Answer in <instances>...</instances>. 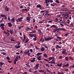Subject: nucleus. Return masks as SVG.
I'll list each match as a JSON object with an SVG mask.
<instances>
[{
	"label": "nucleus",
	"instance_id": "nucleus-36",
	"mask_svg": "<svg viewBox=\"0 0 74 74\" xmlns=\"http://www.w3.org/2000/svg\"><path fill=\"white\" fill-rule=\"evenodd\" d=\"M57 38H58L59 39H60V40H62L61 38H62L61 37H60L59 36H57Z\"/></svg>",
	"mask_w": 74,
	"mask_h": 74
},
{
	"label": "nucleus",
	"instance_id": "nucleus-55",
	"mask_svg": "<svg viewBox=\"0 0 74 74\" xmlns=\"http://www.w3.org/2000/svg\"><path fill=\"white\" fill-rule=\"evenodd\" d=\"M30 52H33V49H31L30 50Z\"/></svg>",
	"mask_w": 74,
	"mask_h": 74
},
{
	"label": "nucleus",
	"instance_id": "nucleus-35",
	"mask_svg": "<svg viewBox=\"0 0 74 74\" xmlns=\"http://www.w3.org/2000/svg\"><path fill=\"white\" fill-rule=\"evenodd\" d=\"M70 20H68L67 21V23H68V24H70Z\"/></svg>",
	"mask_w": 74,
	"mask_h": 74
},
{
	"label": "nucleus",
	"instance_id": "nucleus-17",
	"mask_svg": "<svg viewBox=\"0 0 74 74\" xmlns=\"http://www.w3.org/2000/svg\"><path fill=\"white\" fill-rule=\"evenodd\" d=\"M26 28V30H27V31H29V30H32V29L29 28L28 27H27Z\"/></svg>",
	"mask_w": 74,
	"mask_h": 74
},
{
	"label": "nucleus",
	"instance_id": "nucleus-47",
	"mask_svg": "<svg viewBox=\"0 0 74 74\" xmlns=\"http://www.w3.org/2000/svg\"><path fill=\"white\" fill-rule=\"evenodd\" d=\"M8 19L9 21H10V16H8Z\"/></svg>",
	"mask_w": 74,
	"mask_h": 74
},
{
	"label": "nucleus",
	"instance_id": "nucleus-28",
	"mask_svg": "<svg viewBox=\"0 0 74 74\" xmlns=\"http://www.w3.org/2000/svg\"><path fill=\"white\" fill-rule=\"evenodd\" d=\"M4 64V63H3L2 62H0V66H3V64Z\"/></svg>",
	"mask_w": 74,
	"mask_h": 74
},
{
	"label": "nucleus",
	"instance_id": "nucleus-61",
	"mask_svg": "<svg viewBox=\"0 0 74 74\" xmlns=\"http://www.w3.org/2000/svg\"><path fill=\"white\" fill-rule=\"evenodd\" d=\"M30 46L31 47H33V45L32 43H30Z\"/></svg>",
	"mask_w": 74,
	"mask_h": 74
},
{
	"label": "nucleus",
	"instance_id": "nucleus-32",
	"mask_svg": "<svg viewBox=\"0 0 74 74\" xmlns=\"http://www.w3.org/2000/svg\"><path fill=\"white\" fill-rule=\"evenodd\" d=\"M55 25H53L50 27V28H52V27H54L55 28Z\"/></svg>",
	"mask_w": 74,
	"mask_h": 74
},
{
	"label": "nucleus",
	"instance_id": "nucleus-18",
	"mask_svg": "<svg viewBox=\"0 0 74 74\" xmlns=\"http://www.w3.org/2000/svg\"><path fill=\"white\" fill-rule=\"evenodd\" d=\"M50 0H45V2L46 4H48V3H49L50 2Z\"/></svg>",
	"mask_w": 74,
	"mask_h": 74
},
{
	"label": "nucleus",
	"instance_id": "nucleus-7",
	"mask_svg": "<svg viewBox=\"0 0 74 74\" xmlns=\"http://www.w3.org/2000/svg\"><path fill=\"white\" fill-rule=\"evenodd\" d=\"M33 59L30 60V61L31 62H32V63H34V62H35V59H36V58H33Z\"/></svg>",
	"mask_w": 74,
	"mask_h": 74
},
{
	"label": "nucleus",
	"instance_id": "nucleus-21",
	"mask_svg": "<svg viewBox=\"0 0 74 74\" xmlns=\"http://www.w3.org/2000/svg\"><path fill=\"white\" fill-rule=\"evenodd\" d=\"M39 66H40V64H37L35 66V67H36L37 68H38V67Z\"/></svg>",
	"mask_w": 74,
	"mask_h": 74
},
{
	"label": "nucleus",
	"instance_id": "nucleus-62",
	"mask_svg": "<svg viewBox=\"0 0 74 74\" xmlns=\"http://www.w3.org/2000/svg\"><path fill=\"white\" fill-rule=\"evenodd\" d=\"M51 50L52 51H54L55 50V48H54L53 49H52Z\"/></svg>",
	"mask_w": 74,
	"mask_h": 74
},
{
	"label": "nucleus",
	"instance_id": "nucleus-45",
	"mask_svg": "<svg viewBox=\"0 0 74 74\" xmlns=\"http://www.w3.org/2000/svg\"><path fill=\"white\" fill-rule=\"evenodd\" d=\"M10 36V34H8V35H7L6 36V37H8V36Z\"/></svg>",
	"mask_w": 74,
	"mask_h": 74
},
{
	"label": "nucleus",
	"instance_id": "nucleus-63",
	"mask_svg": "<svg viewBox=\"0 0 74 74\" xmlns=\"http://www.w3.org/2000/svg\"><path fill=\"white\" fill-rule=\"evenodd\" d=\"M20 8H23V5H21L20 7Z\"/></svg>",
	"mask_w": 74,
	"mask_h": 74
},
{
	"label": "nucleus",
	"instance_id": "nucleus-39",
	"mask_svg": "<svg viewBox=\"0 0 74 74\" xmlns=\"http://www.w3.org/2000/svg\"><path fill=\"white\" fill-rule=\"evenodd\" d=\"M69 33L68 32H67V34H65V36H68L69 35Z\"/></svg>",
	"mask_w": 74,
	"mask_h": 74
},
{
	"label": "nucleus",
	"instance_id": "nucleus-59",
	"mask_svg": "<svg viewBox=\"0 0 74 74\" xmlns=\"http://www.w3.org/2000/svg\"><path fill=\"white\" fill-rule=\"evenodd\" d=\"M30 53L29 52L28 53V56H30Z\"/></svg>",
	"mask_w": 74,
	"mask_h": 74
},
{
	"label": "nucleus",
	"instance_id": "nucleus-5",
	"mask_svg": "<svg viewBox=\"0 0 74 74\" xmlns=\"http://www.w3.org/2000/svg\"><path fill=\"white\" fill-rule=\"evenodd\" d=\"M26 21H27L28 22H30V16L26 18Z\"/></svg>",
	"mask_w": 74,
	"mask_h": 74
},
{
	"label": "nucleus",
	"instance_id": "nucleus-48",
	"mask_svg": "<svg viewBox=\"0 0 74 74\" xmlns=\"http://www.w3.org/2000/svg\"><path fill=\"white\" fill-rule=\"evenodd\" d=\"M61 58H63V56H60L59 57V59H61Z\"/></svg>",
	"mask_w": 74,
	"mask_h": 74
},
{
	"label": "nucleus",
	"instance_id": "nucleus-6",
	"mask_svg": "<svg viewBox=\"0 0 74 74\" xmlns=\"http://www.w3.org/2000/svg\"><path fill=\"white\" fill-rule=\"evenodd\" d=\"M62 65H63V67H68L69 66V64L68 63L67 64L65 65V63H64L62 64Z\"/></svg>",
	"mask_w": 74,
	"mask_h": 74
},
{
	"label": "nucleus",
	"instance_id": "nucleus-4",
	"mask_svg": "<svg viewBox=\"0 0 74 74\" xmlns=\"http://www.w3.org/2000/svg\"><path fill=\"white\" fill-rule=\"evenodd\" d=\"M4 23H1V25H0V27L1 28V29H2V30H4L5 29H4Z\"/></svg>",
	"mask_w": 74,
	"mask_h": 74
},
{
	"label": "nucleus",
	"instance_id": "nucleus-64",
	"mask_svg": "<svg viewBox=\"0 0 74 74\" xmlns=\"http://www.w3.org/2000/svg\"><path fill=\"white\" fill-rule=\"evenodd\" d=\"M29 72H32V69H29Z\"/></svg>",
	"mask_w": 74,
	"mask_h": 74
},
{
	"label": "nucleus",
	"instance_id": "nucleus-26",
	"mask_svg": "<svg viewBox=\"0 0 74 74\" xmlns=\"http://www.w3.org/2000/svg\"><path fill=\"white\" fill-rule=\"evenodd\" d=\"M18 56H17L15 60H15L16 61H18Z\"/></svg>",
	"mask_w": 74,
	"mask_h": 74
},
{
	"label": "nucleus",
	"instance_id": "nucleus-37",
	"mask_svg": "<svg viewBox=\"0 0 74 74\" xmlns=\"http://www.w3.org/2000/svg\"><path fill=\"white\" fill-rule=\"evenodd\" d=\"M38 32H40V33H42V32H41V31L40 30V29H38Z\"/></svg>",
	"mask_w": 74,
	"mask_h": 74
},
{
	"label": "nucleus",
	"instance_id": "nucleus-1",
	"mask_svg": "<svg viewBox=\"0 0 74 74\" xmlns=\"http://www.w3.org/2000/svg\"><path fill=\"white\" fill-rule=\"evenodd\" d=\"M58 30H63V31H64V32L66 31V30H65V29L64 28H58L54 29L53 30V33H55L56 32V31H58Z\"/></svg>",
	"mask_w": 74,
	"mask_h": 74
},
{
	"label": "nucleus",
	"instance_id": "nucleus-51",
	"mask_svg": "<svg viewBox=\"0 0 74 74\" xmlns=\"http://www.w3.org/2000/svg\"><path fill=\"white\" fill-rule=\"evenodd\" d=\"M56 2L57 3H59V2L58 0H56Z\"/></svg>",
	"mask_w": 74,
	"mask_h": 74
},
{
	"label": "nucleus",
	"instance_id": "nucleus-9",
	"mask_svg": "<svg viewBox=\"0 0 74 74\" xmlns=\"http://www.w3.org/2000/svg\"><path fill=\"white\" fill-rule=\"evenodd\" d=\"M30 52V50H28L27 51H25L24 52V54H25L26 55H27L28 53H29Z\"/></svg>",
	"mask_w": 74,
	"mask_h": 74
},
{
	"label": "nucleus",
	"instance_id": "nucleus-42",
	"mask_svg": "<svg viewBox=\"0 0 74 74\" xmlns=\"http://www.w3.org/2000/svg\"><path fill=\"white\" fill-rule=\"evenodd\" d=\"M59 46L57 45H56V49H58V48H59Z\"/></svg>",
	"mask_w": 74,
	"mask_h": 74
},
{
	"label": "nucleus",
	"instance_id": "nucleus-52",
	"mask_svg": "<svg viewBox=\"0 0 74 74\" xmlns=\"http://www.w3.org/2000/svg\"><path fill=\"white\" fill-rule=\"evenodd\" d=\"M48 63H50V64H52L53 62L51 61L50 62H48Z\"/></svg>",
	"mask_w": 74,
	"mask_h": 74
},
{
	"label": "nucleus",
	"instance_id": "nucleus-12",
	"mask_svg": "<svg viewBox=\"0 0 74 74\" xmlns=\"http://www.w3.org/2000/svg\"><path fill=\"white\" fill-rule=\"evenodd\" d=\"M21 11H27V12H28V10L27 9V8L23 9L21 10Z\"/></svg>",
	"mask_w": 74,
	"mask_h": 74
},
{
	"label": "nucleus",
	"instance_id": "nucleus-60",
	"mask_svg": "<svg viewBox=\"0 0 74 74\" xmlns=\"http://www.w3.org/2000/svg\"><path fill=\"white\" fill-rule=\"evenodd\" d=\"M44 60H45V61H47V62H49V60H47L46 59H44Z\"/></svg>",
	"mask_w": 74,
	"mask_h": 74
},
{
	"label": "nucleus",
	"instance_id": "nucleus-30",
	"mask_svg": "<svg viewBox=\"0 0 74 74\" xmlns=\"http://www.w3.org/2000/svg\"><path fill=\"white\" fill-rule=\"evenodd\" d=\"M45 10H41L40 12L41 13V14L42 13V12H45Z\"/></svg>",
	"mask_w": 74,
	"mask_h": 74
},
{
	"label": "nucleus",
	"instance_id": "nucleus-31",
	"mask_svg": "<svg viewBox=\"0 0 74 74\" xmlns=\"http://www.w3.org/2000/svg\"><path fill=\"white\" fill-rule=\"evenodd\" d=\"M66 50H65L64 51H63L62 52V53H63V54H64V53H66Z\"/></svg>",
	"mask_w": 74,
	"mask_h": 74
},
{
	"label": "nucleus",
	"instance_id": "nucleus-58",
	"mask_svg": "<svg viewBox=\"0 0 74 74\" xmlns=\"http://www.w3.org/2000/svg\"><path fill=\"white\" fill-rule=\"evenodd\" d=\"M58 27H57V26L55 25V28L56 29H58Z\"/></svg>",
	"mask_w": 74,
	"mask_h": 74
},
{
	"label": "nucleus",
	"instance_id": "nucleus-2",
	"mask_svg": "<svg viewBox=\"0 0 74 74\" xmlns=\"http://www.w3.org/2000/svg\"><path fill=\"white\" fill-rule=\"evenodd\" d=\"M53 38L52 37H48L47 38L46 37L45 38V41H48L51 40H52V39H53Z\"/></svg>",
	"mask_w": 74,
	"mask_h": 74
},
{
	"label": "nucleus",
	"instance_id": "nucleus-44",
	"mask_svg": "<svg viewBox=\"0 0 74 74\" xmlns=\"http://www.w3.org/2000/svg\"><path fill=\"white\" fill-rule=\"evenodd\" d=\"M43 46H44V47H45V48H47V49H48V47H47V46L44 45H43Z\"/></svg>",
	"mask_w": 74,
	"mask_h": 74
},
{
	"label": "nucleus",
	"instance_id": "nucleus-23",
	"mask_svg": "<svg viewBox=\"0 0 74 74\" xmlns=\"http://www.w3.org/2000/svg\"><path fill=\"white\" fill-rule=\"evenodd\" d=\"M41 50L42 52H43V51L45 50V48H44L43 47H42L41 49Z\"/></svg>",
	"mask_w": 74,
	"mask_h": 74
},
{
	"label": "nucleus",
	"instance_id": "nucleus-16",
	"mask_svg": "<svg viewBox=\"0 0 74 74\" xmlns=\"http://www.w3.org/2000/svg\"><path fill=\"white\" fill-rule=\"evenodd\" d=\"M10 34L11 35H12L14 33V32H13V30L10 29Z\"/></svg>",
	"mask_w": 74,
	"mask_h": 74
},
{
	"label": "nucleus",
	"instance_id": "nucleus-50",
	"mask_svg": "<svg viewBox=\"0 0 74 74\" xmlns=\"http://www.w3.org/2000/svg\"><path fill=\"white\" fill-rule=\"evenodd\" d=\"M11 41H15V40L13 39H11Z\"/></svg>",
	"mask_w": 74,
	"mask_h": 74
},
{
	"label": "nucleus",
	"instance_id": "nucleus-43",
	"mask_svg": "<svg viewBox=\"0 0 74 74\" xmlns=\"http://www.w3.org/2000/svg\"><path fill=\"white\" fill-rule=\"evenodd\" d=\"M1 53L3 54L4 55H6V53L4 52H3L2 53Z\"/></svg>",
	"mask_w": 74,
	"mask_h": 74
},
{
	"label": "nucleus",
	"instance_id": "nucleus-49",
	"mask_svg": "<svg viewBox=\"0 0 74 74\" xmlns=\"http://www.w3.org/2000/svg\"><path fill=\"white\" fill-rule=\"evenodd\" d=\"M16 61L14 60V63L15 64H16Z\"/></svg>",
	"mask_w": 74,
	"mask_h": 74
},
{
	"label": "nucleus",
	"instance_id": "nucleus-19",
	"mask_svg": "<svg viewBox=\"0 0 74 74\" xmlns=\"http://www.w3.org/2000/svg\"><path fill=\"white\" fill-rule=\"evenodd\" d=\"M43 56L45 58H48V55H47L46 53H44L43 54Z\"/></svg>",
	"mask_w": 74,
	"mask_h": 74
},
{
	"label": "nucleus",
	"instance_id": "nucleus-22",
	"mask_svg": "<svg viewBox=\"0 0 74 74\" xmlns=\"http://www.w3.org/2000/svg\"><path fill=\"white\" fill-rule=\"evenodd\" d=\"M42 53H41L38 52L37 54H36V55H37V56H39L41 55V54H42Z\"/></svg>",
	"mask_w": 74,
	"mask_h": 74
},
{
	"label": "nucleus",
	"instance_id": "nucleus-40",
	"mask_svg": "<svg viewBox=\"0 0 74 74\" xmlns=\"http://www.w3.org/2000/svg\"><path fill=\"white\" fill-rule=\"evenodd\" d=\"M29 41V39H28L27 40H26V41L25 42V43H27V42H28Z\"/></svg>",
	"mask_w": 74,
	"mask_h": 74
},
{
	"label": "nucleus",
	"instance_id": "nucleus-56",
	"mask_svg": "<svg viewBox=\"0 0 74 74\" xmlns=\"http://www.w3.org/2000/svg\"><path fill=\"white\" fill-rule=\"evenodd\" d=\"M34 41H36L37 40V38H33Z\"/></svg>",
	"mask_w": 74,
	"mask_h": 74
},
{
	"label": "nucleus",
	"instance_id": "nucleus-11",
	"mask_svg": "<svg viewBox=\"0 0 74 74\" xmlns=\"http://www.w3.org/2000/svg\"><path fill=\"white\" fill-rule=\"evenodd\" d=\"M62 63H61L60 64H57V65H56L55 66H59V67H61L62 66Z\"/></svg>",
	"mask_w": 74,
	"mask_h": 74
},
{
	"label": "nucleus",
	"instance_id": "nucleus-46",
	"mask_svg": "<svg viewBox=\"0 0 74 74\" xmlns=\"http://www.w3.org/2000/svg\"><path fill=\"white\" fill-rule=\"evenodd\" d=\"M36 22V20H35V19L34 18L33 19V23H34Z\"/></svg>",
	"mask_w": 74,
	"mask_h": 74
},
{
	"label": "nucleus",
	"instance_id": "nucleus-14",
	"mask_svg": "<svg viewBox=\"0 0 74 74\" xmlns=\"http://www.w3.org/2000/svg\"><path fill=\"white\" fill-rule=\"evenodd\" d=\"M5 10L6 11H9V8H8L7 6H6L5 7Z\"/></svg>",
	"mask_w": 74,
	"mask_h": 74
},
{
	"label": "nucleus",
	"instance_id": "nucleus-38",
	"mask_svg": "<svg viewBox=\"0 0 74 74\" xmlns=\"http://www.w3.org/2000/svg\"><path fill=\"white\" fill-rule=\"evenodd\" d=\"M35 47L36 49L37 50H38V49H39V48H38V47H37V46H35Z\"/></svg>",
	"mask_w": 74,
	"mask_h": 74
},
{
	"label": "nucleus",
	"instance_id": "nucleus-3",
	"mask_svg": "<svg viewBox=\"0 0 74 74\" xmlns=\"http://www.w3.org/2000/svg\"><path fill=\"white\" fill-rule=\"evenodd\" d=\"M22 19H23V17H21L18 18V19H16V21L18 23L19 22H21V21H22Z\"/></svg>",
	"mask_w": 74,
	"mask_h": 74
},
{
	"label": "nucleus",
	"instance_id": "nucleus-29",
	"mask_svg": "<svg viewBox=\"0 0 74 74\" xmlns=\"http://www.w3.org/2000/svg\"><path fill=\"white\" fill-rule=\"evenodd\" d=\"M0 16L1 17H4L5 16V15L3 14H1Z\"/></svg>",
	"mask_w": 74,
	"mask_h": 74
},
{
	"label": "nucleus",
	"instance_id": "nucleus-41",
	"mask_svg": "<svg viewBox=\"0 0 74 74\" xmlns=\"http://www.w3.org/2000/svg\"><path fill=\"white\" fill-rule=\"evenodd\" d=\"M6 59L7 60H10V57H9L8 56H7L6 57Z\"/></svg>",
	"mask_w": 74,
	"mask_h": 74
},
{
	"label": "nucleus",
	"instance_id": "nucleus-8",
	"mask_svg": "<svg viewBox=\"0 0 74 74\" xmlns=\"http://www.w3.org/2000/svg\"><path fill=\"white\" fill-rule=\"evenodd\" d=\"M36 7L37 8H39L40 9H41V5H40V4L36 6Z\"/></svg>",
	"mask_w": 74,
	"mask_h": 74
},
{
	"label": "nucleus",
	"instance_id": "nucleus-53",
	"mask_svg": "<svg viewBox=\"0 0 74 74\" xmlns=\"http://www.w3.org/2000/svg\"><path fill=\"white\" fill-rule=\"evenodd\" d=\"M51 5L52 6H55V5H53V4H51Z\"/></svg>",
	"mask_w": 74,
	"mask_h": 74
},
{
	"label": "nucleus",
	"instance_id": "nucleus-54",
	"mask_svg": "<svg viewBox=\"0 0 74 74\" xmlns=\"http://www.w3.org/2000/svg\"><path fill=\"white\" fill-rule=\"evenodd\" d=\"M55 20L56 21H59V19H58V18H56Z\"/></svg>",
	"mask_w": 74,
	"mask_h": 74
},
{
	"label": "nucleus",
	"instance_id": "nucleus-10",
	"mask_svg": "<svg viewBox=\"0 0 74 74\" xmlns=\"http://www.w3.org/2000/svg\"><path fill=\"white\" fill-rule=\"evenodd\" d=\"M15 18L14 17L12 18L11 20V22H15Z\"/></svg>",
	"mask_w": 74,
	"mask_h": 74
},
{
	"label": "nucleus",
	"instance_id": "nucleus-57",
	"mask_svg": "<svg viewBox=\"0 0 74 74\" xmlns=\"http://www.w3.org/2000/svg\"><path fill=\"white\" fill-rule=\"evenodd\" d=\"M69 58L70 59H71L72 60H73V58H72V57H70Z\"/></svg>",
	"mask_w": 74,
	"mask_h": 74
},
{
	"label": "nucleus",
	"instance_id": "nucleus-34",
	"mask_svg": "<svg viewBox=\"0 0 74 74\" xmlns=\"http://www.w3.org/2000/svg\"><path fill=\"white\" fill-rule=\"evenodd\" d=\"M44 69H43V70H39V72H43V73H44Z\"/></svg>",
	"mask_w": 74,
	"mask_h": 74
},
{
	"label": "nucleus",
	"instance_id": "nucleus-13",
	"mask_svg": "<svg viewBox=\"0 0 74 74\" xmlns=\"http://www.w3.org/2000/svg\"><path fill=\"white\" fill-rule=\"evenodd\" d=\"M41 56H39L37 57V59L38 60H41Z\"/></svg>",
	"mask_w": 74,
	"mask_h": 74
},
{
	"label": "nucleus",
	"instance_id": "nucleus-27",
	"mask_svg": "<svg viewBox=\"0 0 74 74\" xmlns=\"http://www.w3.org/2000/svg\"><path fill=\"white\" fill-rule=\"evenodd\" d=\"M15 47L16 48H17V49H18V48H21V46H16Z\"/></svg>",
	"mask_w": 74,
	"mask_h": 74
},
{
	"label": "nucleus",
	"instance_id": "nucleus-33",
	"mask_svg": "<svg viewBox=\"0 0 74 74\" xmlns=\"http://www.w3.org/2000/svg\"><path fill=\"white\" fill-rule=\"evenodd\" d=\"M65 59L66 60V61H68L69 60L68 59V57H66L65 58Z\"/></svg>",
	"mask_w": 74,
	"mask_h": 74
},
{
	"label": "nucleus",
	"instance_id": "nucleus-24",
	"mask_svg": "<svg viewBox=\"0 0 74 74\" xmlns=\"http://www.w3.org/2000/svg\"><path fill=\"white\" fill-rule=\"evenodd\" d=\"M47 59H49V60H52V59H53V57H51L49 58H48Z\"/></svg>",
	"mask_w": 74,
	"mask_h": 74
},
{
	"label": "nucleus",
	"instance_id": "nucleus-20",
	"mask_svg": "<svg viewBox=\"0 0 74 74\" xmlns=\"http://www.w3.org/2000/svg\"><path fill=\"white\" fill-rule=\"evenodd\" d=\"M29 34L31 37H34V36L35 35V34Z\"/></svg>",
	"mask_w": 74,
	"mask_h": 74
},
{
	"label": "nucleus",
	"instance_id": "nucleus-15",
	"mask_svg": "<svg viewBox=\"0 0 74 74\" xmlns=\"http://www.w3.org/2000/svg\"><path fill=\"white\" fill-rule=\"evenodd\" d=\"M8 25H9L8 26L9 27H11V26H12V25L11 23H8Z\"/></svg>",
	"mask_w": 74,
	"mask_h": 74
},
{
	"label": "nucleus",
	"instance_id": "nucleus-25",
	"mask_svg": "<svg viewBox=\"0 0 74 74\" xmlns=\"http://www.w3.org/2000/svg\"><path fill=\"white\" fill-rule=\"evenodd\" d=\"M36 31L34 30V32H29V33H31V34H33L34 33H36Z\"/></svg>",
	"mask_w": 74,
	"mask_h": 74
}]
</instances>
